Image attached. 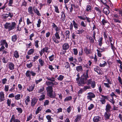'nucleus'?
Wrapping results in <instances>:
<instances>
[{
  "mask_svg": "<svg viewBox=\"0 0 122 122\" xmlns=\"http://www.w3.org/2000/svg\"><path fill=\"white\" fill-rule=\"evenodd\" d=\"M85 83L87 85L91 84V87L93 88H94L96 86L95 82L93 81H92V80L91 79L87 80L86 81L84 82V80L81 79L78 82V84L79 86H81Z\"/></svg>",
  "mask_w": 122,
  "mask_h": 122,
  "instance_id": "f257e3e1",
  "label": "nucleus"
},
{
  "mask_svg": "<svg viewBox=\"0 0 122 122\" xmlns=\"http://www.w3.org/2000/svg\"><path fill=\"white\" fill-rule=\"evenodd\" d=\"M47 96L50 98H54L56 96V93L53 92V88L52 86H49L46 87Z\"/></svg>",
  "mask_w": 122,
  "mask_h": 122,
  "instance_id": "f03ea898",
  "label": "nucleus"
},
{
  "mask_svg": "<svg viewBox=\"0 0 122 122\" xmlns=\"http://www.w3.org/2000/svg\"><path fill=\"white\" fill-rule=\"evenodd\" d=\"M16 24L15 22H12L10 23L6 22L4 25L5 29L8 30L9 31L14 29L15 28Z\"/></svg>",
  "mask_w": 122,
  "mask_h": 122,
  "instance_id": "7ed1b4c3",
  "label": "nucleus"
},
{
  "mask_svg": "<svg viewBox=\"0 0 122 122\" xmlns=\"http://www.w3.org/2000/svg\"><path fill=\"white\" fill-rule=\"evenodd\" d=\"M60 37L59 34V32H56L54 34V36L52 37V39L53 41L57 44L59 43V41L58 39H60Z\"/></svg>",
  "mask_w": 122,
  "mask_h": 122,
  "instance_id": "20e7f679",
  "label": "nucleus"
},
{
  "mask_svg": "<svg viewBox=\"0 0 122 122\" xmlns=\"http://www.w3.org/2000/svg\"><path fill=\"white\" fill-rule=\"evenodd\" d=\"M31 75L32 76H35L36 75V73L32 70H27L25 73V76L30 79Z\"/></svg>",
  "mask_w": 122,
  "mask_h": 122,
  "instance_id": "39448f33",
  "label": "nucleus"
},
{
  "mask_svg": "<svg viewBox=\"0 0 122 122\" xmlns=\"http://www.w3.org/2000/svg\"><path fill=\"white\" fill-rule=\"evenodd\" d=\"M100 96L101 97H100V100L99 101L102 104H104L106 102V99H108V96H104L103 95L101 94Z\"/></svg>",
  "mask_w": 122,
  "mask_h": 122,
  "instance_id": "423d86ee",
  "label": "nucleus"
},
{
  "mask_svg": "<svg viewBox=\"0 0 122 122\" xmlns=\"http://www.w3.org/2000/svg\"><path fill=\"white\" fill-rule=\"evenodd\" d=\"M90 69V67H88L86 69H85L86 70L83 75L84 76V78H81L78 81H80L82 79L84 80V82L86 81L85 80H86L87 78H88V74L89 73V70ZM78 82L79 81H78Z\"/></svg>",
  "mask_w": 122,
  "mask_h": 122,
  "instance_id": "0eeeda50",
  "label": "nucleus"
},
{
  "mask_svg": "<svg viewBox=\"0 0 122 122\" xmlns=\"http://www.w3.org/2000/svg\"><path fill=\"white\" fill-rule=\"evenodd\" d=\"M28 12L29 14L31 15L32 16H33L34 15V10L33 9L31 6H30L28 8Z\"/></svg>",
  "mask_w": 122,
  "mask_h": 122,
  "instance_id": "6e6552de",
  "label": "nucleus"
},
{
  "mask_svg": "<svg viewBox=\"0 0 122 122\" xmlns=\"http://www.w3.org/2000/svg\"><path fill=\"white\" fill-rule=\"evenodd\" d=\"M10 122H21L18 119H15V116L13 115L11 116Z\"/></svg>",
  "mask_w": 122,
  "mask_h": 122,
  "instance_id": "1a4fd4ad",
  "label": "nucleus"
},
{
  "mask_svg": "<svg viewBox=\"0 0 122 122\" xmlns=\"http://www.w3.org/2000/svg\"><path fill=\"white\" fill-rule=\"evenodd\" d=\"M87 95H88L87 96V98L90 100H92V98H94L95 97V95L92 92L88 93Z\"/></svg>",
  "mask_w": 122,
  "mask_h": 122,
  "instance_id": "9d476101",
  "label": "nucleus"
},
{
  "mask_svg": "<svg viewBox=\"0 0 122 122\" xmlns=\"http://www.w3.org/2000/svg\"><path fill=\"white\" fill-rule=\"evenodd\" d=\"M69 60L70 61L72 62L71 63V64L73 66H75L76 61V60L75 59H74L72 57H71L69 58Z\"/></svg>",
  "mask_w": 122,
  "mask_h": 122,
  "instance_id": "9b49d317",
  "label": "nucleus"
},
{
  "mask_svg": "<svg viewBox=\"0 0 122 122\" xmlns=\"http://www.w3.org/2000/svg\"><path fill=\"white\" fill-rule=\"evenodd\" d=\"M5 99V94L3 91L0 92V102H2Z\"/></svg>",
  "mask_w": 122,
  "mask_h": 122,
  "instance_id": "f8f14e48",
  "label": "nucleus"
},
{
  "mask_svg": "<svg viewBox=\"0 0 122 122\" xmlns=\"http://www.w3.org/2000/svg\"><path fill=\"white\" fill-rule=\"evenodd\" d=\"M8 67L10 70H13L15 68L14 64L11 62H9L8 63Z\"/></svg>",
  "mask_w": 122,
  "mask_h": 122,
  "instance_id": "ddd939ff",
  "label": "nucleus"
},
{
  "mask_svg": "<svg viewBox=\"0 0 122 122\" xmlns=\"http://www.w3.org/2000/svg\"><path fill=\"white\" fill-rule=\"evenodd\" d=\"M107 83H103L104 86L106 87L107 88H110V85L112 84V82L110 80H107V81H105Z\"/></svg>",
  "mask_w": 122,
  "mask_h": 122,
  "instance_id": "4468645a",
  "label": "nucleus"
},
{
  "mask_svg": "<svg viewBox=\"0 0 122 122\" xmlns=\"http://www.w3.org/2000/svg\"><path fill=\"white\" fill-rule=\"evenodd\" d=\"M101 118V117L98 116H95L93 118V121L94 122H99Z\"/></svg>",
  "mask_w": 122,
  "mask_h": 122,
  "instance_id": "2eb2a0df",
  "label": "nucleus"
},
{
  "mask_svg": "<svg viewBox=\"0 0 122 122\" xmlns=\"http://www.w3.org/2000/svg\"><path fill=\"white\" fill-rule=\"evenodd\" d=\"M37 102V100L36 98L35 97L32 99L31 102V106L33 107L35 105Z\"/></svg>",
  "mask_w": 122,
  "mask_h": 122,
  "instance_id": "dca6fc26",
  "label": "nucleus"
},
{
  "mask_svg": "<svg viewBox=\"0 0 122 122\" xmlns=\"http://www.w3.org/2000/svg\"><path fill=\"white\" fill-rule=\"evenodd\" d=\"M69 47V44L68 43H65L62 46V48L64 50L68 49Z\"/></svg>",
  "mask_w": 122,
  "mask_h": 122,
  "instance_id": "f3484780",
  "label": "nucleus"
},
{
  "mask_svg": "<svg viewBox=\"0 0 122 122\" xmlns=\"http://www.w3.org/2000/svg\"><path fill=\"white\" fill-rule=\"evenodd\" d=\"M1 45L3 46L5 45L6 48H7L8 47V45L7 43L6 42L5 40H3L0 41Z\"/></svg>",
  "mask_w": 122,
  "mask_h": 122,
  "instance_id": "a211bd4d",
  "label": "nucleus"
},
{
  "mask_svg": "<svg viewBox=\"0 0 122 122\" xmlns=\"http://www.w3.org/2000/svg\"><path fill=\"white\" fill-rule=\"evenodd\" d=\"M110 112H106L105 113L104 116L105 118V120L108 119H109L110 117L111 114L110 113Z\"/></svg>",
  "mask_w": 122,
  "mask_h": 122,
  "instance_id": "6ab92c4d",
  "label": "nucleus"
},
{
  "mask_svg": "<svg viewBox=\"0 0 122 122\" xmlns=\"http://www.w3.org/2000/svg\"><path fill=\"white\" fill-rule=\"evenodd\" d=\"M26 22L27 25H30V27H31L32 25L33 27V24L32 23V22L30 20L29 18H27L26 20Z\"/></svg>",
  "mask_w": 122,
  "mask_h": 122,
  "instance_id": "aec40b11",
  "label": "nucleus"
},
{
  "mask_svg": "<svg viewBox=\"0 0 122 122\" xmlns=\"http://www.w3.org/2000/svg\"><path fill=\"white\" fill-rule=\"evenodd\" d=\"M35 87V85H32L31 86H29V87L27 88V90L29 92H30L32 91Z\"/></svg>",
  "mask_w": 122,
  "mask_h": 122,
  "instance_id": "412c9836",
  "label": "nucleus"
},
{
  "mask_svg": "<svg viewBox=\"0 0 122 122\" xmlns=\"http://www.w3.org/2000/svg\"><path fill=\"white\" fill-rule=\"evenodd\" d=\"M30 97L29 96H27L25 98V103L26 105H28L29 102L30 101Z\"/></svg>",
  "mask_w": 122,
  "mask_h": 122,
  "instance_id": "4be33fe9",
  "label": "nucleus"
},
{
  "mask_svg": "<svg viewBox=\"0 0 122 122\" xmlns=\"http://www.w3.org/2000/svg\"><path fill=\"white\" fill-rule=\"evenodd\" d=\"M19 21V24H20L21 26V27H23L25 25V22L24 21H22V17L20 18Z\"/></svg>",
  "mask_w": 122,
  "mask_h": 122,
  "instance_id": "5701e85b",
  "label": "nucleus"
},
{
  "mask_svg": "<svg viewBox=\"0 0 122 122\" xmlns=\"http://www.w3.org/2000/svg\"><path fill=\"white\" fill-rule=\"evenodd\" d=\"M111 107L110 105L109 104L107 105L106 106V112H110Z\"/></svg>",
  "mask_w": 122,
  "mask_h": 122,
  "instance_id": "b1692460",
  "label": "nucleus"
},
{
  "mask_svg": "<svg viewBox=\"0 0 122 122\" xmlns=\"http://www.w3.org/2000/svg\"><path fill=\"white\" fill-rule=\"evenodd\" d=\"M61 19L62 20V21H64L66 18V16L64 12L62 11L61 12Z\"/></svg>",
  "mask_w": 122,
  "mask_h": 122,
  "instance_id": "393cba45",
  "label": "nucleus"
},
{
  "mask_svg": "<svg viewBox=\"0 0 122 122\" xmlns=\"http://www.w3.org/2000/svg\"><path fill=\"white\" fill-rule=\"evenodd\" d=\"M14 56L16 58H18L19 56V53L18 51L16 50L13 53Z\"/></svg>",
  "mask_w": 122,
  "mask_h": 122,
  "instance_id": "a878e982",
  "label": "nucleus"
},
{
  "mask_svg": "<svg viewBox=\"0 0 122 122\" xmlns=\"http://www.w3.org/2000/svg\"><path fill=\"white\" fill-rule=\"evenodd\" d=\"M49 48L48 47H45L41 49V50L44 52L49 53L50 52L48 51Z\"/></svg>",
  "mask_w": 122,
  "mask_h": 122,
  "instance_id": "bb28decb",
  "label": "nucleus"
},
{
  "mask_svg": "<svg viewBox=\"0 0 122 122\" xmlns=\"http://www.w3.org/2000/svg\"><path fill=\"white\" fill-rule=\"evenodd\" d=\"M70 34V32L69 30H66L65 33V35L66 37V39H69V35Z\"/></svg>",
  "mask_w": 122,
  "mask_h": 122,
  "instance_id": "cd10ccee",
  "label": "nucleus"
},
{
  "mask_svg": "<svg viewBox=\"0 0 122 122\" xmlns=\"http://www.w3.org/2000/svg\"><path fill=\"white\" fill-rule=\"evenodd\" d=\"M42 109V107L41 106H39L37 108V109L36 111V114H37L39 113L41 111Z\"/></svg>",
  "mask_w": 122,
  "mask_h": 122,
  "instance_id": "c85d7f7f",
  "label": "nucleus"
},
{
  "mask_svg": "<svg viewBox=\"0 0 122 122\" xmlns=\"http://www.w3.org/2000/svg\"><path fill=\"white\" fill-rule=\"evenodd\" d=\"M103 40V38L102 37H100L98 40V45L99 46H101L102 44V41Z\"/></svg>",
  "mask_w": 122,
  "mask_h": 122,
  "instance_id": "c756f323",
  "label": "nucleus"
},
{
  "mask_svg": "<svg viewBox=\"0 0 122 122\" xmlns=\"http://www.w3.org/2000/svg\"><path fill=\"white\" fill-rule=\"evenodd\" d=\"M103 12L106 15H108L110 12L108 9L106 8H104L103 9Z\"/></svg>",
  "mask_w": 122,
  "mask_h": 122,
  "instance_id": "7c9ffc66",
  "label": "nucleus"
},
{
  "mask_svg": "<svg viewBox=\"0 0 122 122\" xmlns=\"http://www.w3.org/2000/svg\"><path fill=\"white\" fill-rule=\"evenodd\" d=\"M34 51V50L33 49H31L29 50L27 52L28 55H31L33 54Z\"/></svg>",
  "mask_w": 122,
  "mask_h": 122,
  "instance_id": "2f4dec72",
  "label": "nucleus"
},
{
  "mask_svg": "<svg viewBox=\"0 0 122 122\" xmlns=\"http://www.w3.org/2000/svg\"><path fill=\"white\" fill-rule=\"evenodd\" d=\"M39 62L41 66H44L45 64V62L42 59H39Z\"/></svg>",
  "mask_w": 122,
  "mask_h": 122,
  "instance_id": "473e14b6",
  "label": "nucleus"
},
{
  "mask_svg": "<svg viewBox=\"0 0 122 122\" xmlns=\"http://www.w3.org/2000/svg\"><path fill=\"white\" fill-rule=\"evenodd\" d=\"M55 58V55L53 54L50 56L48 58L50 61H52L54 60Z\"/></svg>",
  "mask_w": 122,
  "mask_h": 122,
  "instance_id": "72a5a7b5",
  "label": "nucleus"
},
{
  "mask_svg": "<svg viewBox=\"0 0 122 122\" xmlns=\"http://www.w3.org/2000/svg\"><path fill=\"white\" fill-rule=\"evenodd\" d=\"M17 39V36L16 35H15L13 36H12L11 40L12 41L14 42Z\"/></svg>",
  "mask_w": 122,
  "mask_h": 122,
  "instance_id": "f704fd0d",
  "label": "nucleus"
},
{
  "mask_svg": "<svg viewBox=\"0 0 122 122\" xmlns=\"http://www.w3.org/2000/svg\"><path fill=\"white\" fill-rule=\"evenodd\" d=\"M110 96L111 98L110 99L109 101L113 105H114L115 101L113 98L114 97L112 96Z\"/></svg>",
  "mask_w": 122,
  "mask_h": 122,
  "instance_id": "c9c22d12",
  "label": "nucleus"
},
{
  "mask_svg": "<svg viewBox=\"0 0 122 122\" xmlns=\"http://www.w3.org/2000/svg\"><path fill=\"white\" fill-rule=\"evenodd\" d=\"M92 10V8L91 6L89 5H87L86 10V11L91 12Z\"/></svg>",
  "mask_w": 122,
  "mask_h": 122,
  "instance_id": "e433bc0d",
  "label": "nucleus"
},
{
  "mask_svg": "<svg viewBox=\"0 0 122 122\" xmlns=\"http://www.w3.org/2000/svg\"><path fill=\"white\" fill-rule=\"evenodd\" d=\"M15 99L16 100H19L20 99L21 95L20 94H17L15 96Z\"/></svg>",
  "mask_w": 122,
  "mask_h": 122,
  "instance_id": "4c0bfd02",
  "label": "nucleus"
},
{
  "mask_svg": "<svg viewBox=\"0 0 122 122\" xmlns=\"http://www.w3.org/2000/svg\"><path fill=\"white\" fill-rule=\"evenodd\" d=\"M104 63L102 64L101 63H100L99 64V66L101 67H103L107 65V63L105 61H104Z\"/></svg>",
  "mask_w": 122,
  "mask_h": 122,
  "instance_id": "58836bf2",
  "label": "nucleus"
},
{
  "mask_svg": "<svg viewBox=\"0 0 122 122\" xmlns=\"http://www.w3.org/2000/svg\"><path fill=\"white\" fill-rule=\"evenodd\" d=\"M45 96L44 94H42L40 96L39 100L40 101H41L45 99Z\"/></svg>",
  "mask_w": 122,
  "mask_h": 122,
  "instance_id": "ea45409f",
  "label": "nucleus"
},
{
  "mask_svg": "<svg viewBox=\"0 0 122 122\" xmlns=\"http://www.w3.org/2000/svg\"><path fill=\"white\" fill-rule=\"evenodd\" d=\"M86 15H83L78 16V17L79 18L82 20H85L86 19Z\"/></svg>",
  "mask_w": 122,
  "mask_h": 122,
  "instance_id": "a19ab883",
  "label": "nucleus"
},
{
  "mask_svg": "<svg viewBox=\"0 0 122 122\" xmlns=\"http://www.w3.org/2000/svg\"><path fill=\"white\" fill-rule=\"evenodd\" d=\"M94 70L97 72L98 74H100V71L99 68L98 67H96L94 68Z\"/></svg>",
  "mask_w": 122,
  "mask_h": 122,
  "instance_id": "79ce46f5",
  "label": "nucleus"
},
{
  "mask_svg": "<svg viewBox=\"0 0 122 122\" xmlns=\"http://www.w3.org/2000/svg\"><path fill=\"white\" fill-rule=\"evenodd\" d=\"M46 85L48 86H52L54 84L52 82H50L49 81H46Z\"/></svg>",
  "mask_w": 122,
  "mask_h": 122,
  "instance_id": "37998d69",
  "label": "nucleus"
},
{
  "mask_svg": "<svg viewBox=\"0 0 122 122\" xmlns=\"http://www.w3.org/2000/svg\"><path fill=\"white\" fill-rule=\"evenodd\" d=\"M54 7L55 8L54 10L57 13H59L60 12L58 6L56 5H55L54 6Z\"/></svg>",
  "mask_w": 122,
  "mask_h": 122,
  "instance_id": "c03bdc74",
  "label": "nucleus"
},
{
  "mask_svg": "<svg viewBox=\"0 0 122 122\" xmlns=\"http://www.w3.org/2000/svg\"><path fill=\"white\" fill-rule=\"evenodd\" d=\"M72 99V97L71 96H69L66 97L64 99L65 102L70 101Z\"/></svg>",
  "mask_w": 122,
  "mask_h": 122,
  "instance_id": "a18cd8bd",
  "label": "nucleus"
},
{
  "mask_svg": "<svg viewBox=\"0 0 122 122\" xmlns=\"http://www.w3.org/2000/svg\"><path fill=\"white\" fill-rule=\"evenodd\" d=\"M95 10L97 12V14L98 15H100V14L101 11L98 7H95Z\"/></svg>",
  "mask_w": 122,
  "mask_h": 122,
  "instance_id": "49530a36",
  "label": "nucleus"
},
{
  "mask_svg": "<svg viewBox=\"0 0 122 122\" xmlns=\"http://www.w3.org/2000/svg\"><path fill=\"white\" fill-rule=\"evenodd\" d=\"M8 17L9 15L7 14H4L2 16V17L3 19H6Z\"/></svg>",
  "mask_w": 122,
  "mask_h": 122,
  "instance_id": "de8ad7c7",
  "label": "nucleus"
},
{
  "mask_svg": "<svg viewBox=\"0 0 122 122\" xmlns=\"http://www.w3.org/2000/svg\"><path fill=\"white\" fill-rule=\"evenodd\" d=\"M41 22V20L40 19H39L37 21V27L39 28L40 27Z\"/></svg>",
  "mask_w": 122,
  "mask_h": 122,
  "instance_id": "09e8293b",
  "label": "nucleus"
},
{
  "mask_svg": "<svg viewBox=\"0 0 122 122\" xmlns=\"http://www.w3.org/2000/svg\"><path fill=\"white\" fill-rule=\"evenodd\" d=\"M94 107V105L92 104H91L88 107V109L89 111H90L93 109Z\"/></svg>",
  "mask_w": 122,
  "mask_h": 122,
  "instance_id": "8fccbe9b",
  "label": "nucleus"
},
{
  "mask_svg": "<svg viewBox=\"0 0 122 122\" xmlns=\"http://www.w3.org/2000/svg\"><path fill=\"white\" fill-rule=\"evenodd\" d=\"M90 44H93L94 42V39L91 37H90L88 38Z\"/></svg>",
  "mask_w": 122,
  "mask_h": 122,
  "instance_id": "3c124183",
  "label": "nucleus"
},
{
  "mask_svg": "<svg viewBox=\"0 0 122 122\" xmlns=\"http://www.w3.org/2000/svg\"><path fill=\"white\" fill-rule=\"evenodd\" d=\"M33 66V62H30V63H27L26 64L27 67L28 68H30Z\"/></svg>",
  "mask_w": 122,
  "mask_h": 122,
  "instance_id": "603ef678",
  "label": "nucleus"
},
{
  "mask_svg": "<svg viewBox=\"0 0 122 122\" xmlns=\"http://www.w3.org/2000/svg\"><path fill=\"white\" fill-rule=\"evenodd\" d=\"M88 86H84L83 87V90L86 91L87 89H88L91 88V86L89 85H87Z\"/></svg>",
  "mask_w": 122,
  "mask_h": 122,
  "instance_id": "864d4df0",
  "label": "nucleus"
},
{
  "mask_svg": "<svg viewBox=\"0 0 122 122\" xmlns=\"http://www.w3.org/2000/svg\"><path fill=\"white\" fill-rule=\"evenodd\" d=\"M64 77L63 76L61 75H60L59 77L57 78V79L58 80L61 81L63 79Z\"/></svg>",
  "mask_w": 122,
  "mask_h": 122,
  "instance_id": "5fc2aeb1",
  "label": "nucleus"
},
{
  "mask_svg": "<svg viewBox=\"0 0 122 122\" xmlns=\"http://www.w3.org/2000/svg\"><path fill=\"white\" fill-rule=\"evenodd\" d=\"M43 117L44 116L43 115H40L38 117V120L39 121L42 120V121H43Z\"/></svg>",
  "mask_w": 122,
  "mask_h": 122,
  "instance_id": "6e6d98bb",
  "label": "nucleus"
},
{
  "mask_svg": "<svg viewBox=\"0 0 122 122\" xmlns=\"http://www.w3.org/2000/svg\"><path fill=\"white\" fill-rule=\"evenodd\" d=\"M108 37L109 41L110 42L111 44V43H113V42L114 43L113 39L112 37H110L109 36Z\"/></svg>",
  "mask_w": 122,
  "mask_h": 122,
  "instance_id": "4d7b16f0",
  "label": "nucleus"
},
{
  "mask_svg": "<svg viewBox=\"0 0 122 122\" xmlns=\"http://www.w3.org/2000/svg\"><path fill=\"white\" fill-rule=\"evenodd\" d=\"M16 109L18 111V112L19 113H21L22 112V108L20 107H17Z\"/></svg>",
  "mask_w": 122,
  "mask_h": 122,
  "instance_id": "13d9d810",
  "label": "nucleus"
},
{
  "mask_svg": "<svg viewBox=\"0 0 122 122\" xmlns=\"http://www.w3.org/2000/svg\"><path fill=\"white\" fill-rule=\"evenodd\" d=\"M82 70V66H78L77 67V71H81Z\"/></svg>",
  "mask_w": 122,
  "mask_h": 122,
  "instance_id": "bf43d9fd",
  "label": "nucleus"
},
{
  "mask_svg": "<svg viewBox=\"0 0 122 122\" xmlns=\"http://www.w3.org/2000/svg\"><path fill=\"white\" fill-rule=\"evenodd\" d=\"M114 43L113 42V43H111V49L113 52L115 51V50L116 49V48L114 45Z\"/></svg>",
  "mask_w": 122,
  "mask_h": 122,
  "instance_id": "052dcab7",
  "label": "nucleus"
},
{
  "mask_svg": "<svg viewBox=\"0 0 122 122\" xmlns=\"http://www.w3.org/2000/svg\"><path fill=\"white\" fill-rule=\"evenodd\" d=\"M102 24L104 25L106 24L108 22L107 20H105L104 19H102Z\"/></svg>",
  "mask_w": 122,
  "mask_h": 122,
  "instance_id": "680f3d73",
  "label": "nucleus"
},
{
  "mask_svg": "<svg viewBox=\"0 0 122 122\" xmlns=\"http://www.w3.org/2000/svg\"><path fill=\"white\" fill-rule=\"evenodd\" d=\"M39 42V41L38 40L35 41V46L37 48L39 47L38 43Z\"/></svg>",
  "mask_w": 122,
  "mask_h": 122,
  "instance_id": "e2e57ef3",
  "label": "nucleus"
},
{
  "mask_svg": "<svg viewBox=\"0 0 122 122\" xmlns=\"http://www.w3.org/2000/svg\"><path fill=\"white\" fill-rule=\"evenodd\" d=\"M7 104L9 106H10L11 102V101L10 99H8L7 101Z\"/></svg>",
  "mask_w": 122,
  "mask_h": 122,
  "instance_id": "0e129e2a",
  "label": "nucleus"
},
{
  "mask_svg": "<svg viewBox=\"0 0 122 122\" xmlns=\"http://www.w3.org/2000/svg\"><path fill=\"white\" fill-rule=\"evenodd\" d=\"M42 80V78H40L38 80H35V83L36 84H37L39 83Z\"/></svg>",
  "mask_w": 122,
  "mask_h": 122,
  "instance_id": "69168bd1",
  "label": "nucleus"
},
{
  "mask_svg": "<svg viewBox=\"0 0 122 122\" xmlns=\"http://www.w3.org/2000/svg\"><path fill=\"white\" fill-rule=\"evenodd\" d=\"M13 0H9L8 5L9 6H12V5L13 4Z\"/></svg>",
  "mask_w": 122,
  "mask_h": 122,
  "instance_id": "338daca9",
  "label": "nucleus"
},
{
  "mask_svg": "<svg viewBox=\"0 0 122 122\" xmlns=\"http://www.w3.org/2000/svg\"><path fill=\"white\" fill-rule=\"evenodd\" d=\"M27 3L25 0H24L23 2L22 3V4L21 5V6L22 7L24 6H26L27 5Z\"/></svg>",
  "mask_w": 122,
  "mask_h": 122,
  "instance_id": "774afa93",
  "label": "nucleus"
}]
</instances>
